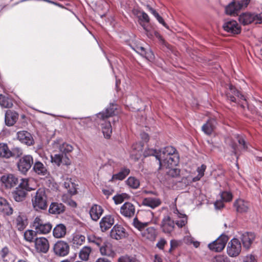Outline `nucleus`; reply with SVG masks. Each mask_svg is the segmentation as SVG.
Listing matches in <instances>:
<instances>
[{
    "mask_svg": "<svg viewBox=\"0 0 262 262\" xmlns=\"http://www.w3.org/2000/svg\"><path fill=\"white\" fill-rule=\"evenodd\" d=\"M114 104L112 103L105 109L104 112L99 113L95 116V120L96 123L101 125L103 135L107 139L111 137L112 133L110 121L108 119L114 115Z\"/></svg>",
    "mask_w": 262,
    "mask_h": 262,
    "instance_id": "nucleus-1",
    "label": "nucleus"
},
{
    "mask_svg": "<svg viewBox=\"0 0 262 262\" xmlns=\"http://www.w3.org/2000/svg\"><path fill=\"white\" fill-rule=\"evenodd\" d=\"M159 168L162 166L177 165L179 162V156L176 149L172 146H166L159 150V155L156 156Z\"/></svg>",
    "mask_w": 262,
    "mask_h": 262,
    "instance_id": "nucleus-2",
    "label": "nucleus"
},
{
    "mask_svg": "<svg viewBox=\"0 0 262 262\" xmlns=\"http://www.w3.org/2000/svg\"><path fill=\"white\" fill-rule=\"evenodd\" d=\"M33 208L36 210H45L48 207V196L45 188L38 189L32 198Z\"/></svg>",
    "mask_w": 262,
    "mask_h": 262,
    "instance_id": "nucleus-3",
    "label": "nucleus"
},
{
    "mask_svg": "<svg viewBox=\"0 0 262 262\" xmlns=\"http://www.w3.org/2000/svg\"><path fill=\"white\" fill-rule=\"evenodd\" d=\"M33 227L36 233L38 234H46L49 233L52 226L51 224L45 221L41 216H36L33 223Z\"/></svg>",
    "mask_w": 262,
    "mask_h": 262,
    "instance_id": "nucleus-4",
    "label": "nucleus"
},
{
    "mask_svg": "<svg viewBox=\"0 0 262 262\" xmlns=\"http://www.w3.org/2000/svg\"><path fill=\"white\" fill-rule=\"evenodd\" d=\"M238 20L243 25H247L252 22L260 24L262 21V12L259 14L243 13L239 16Z\"/></svg>",
    "mask_w": 262,
    "mask_h": 262,
    "instance_id": "nucleus-5",
    "label": "nucleus"
},
{
    "mask_svg": "<svg viewBox=\"0 0 262 262\" xmlns=\"http://www.w3.org/2000/svg\"><path fill=\"white\" fill-rule=\"evenodd\" d=\"M228 241L226 235H222L216 240L208 245L209 249L215 252H221L225 248Z\"/></svg>",
    "mask_w": 262,
    "mask_h": 262,
    "instance_id": "nucleus-6",
    "label": "nucleus"
},
{
    "mask_svg": "<svg viewBox=\"0 0 262 262\" xmlns=\"http://www.w3.org/2000/svg\"><path fill=\"white\" fill-rule=\"evenodd\" d=\"M241 251V242L238 239L233 238L228 243L227 248L228 254L231 257H235L239 254Z\"/></svg>",
    "mask_w": 262,
    "mask_h": 262,
    "instance_id": "nucleus-7",
    "label": "nucleus"
},
{
    "mask_svg": "<svg viewBox=\"0 0 262 262\" xmlns=\"http://www.w3.org/2000/svg\"><path fill=\"white\" fill-rule=\"evenodd\" d=\"M223 28L225 31L233 34H238L241 31V27L237 22L233 19L225 20Z\"/></svg>",
    "mask_w": 262,
    "mask_h": 262,
    "instance_id": "nucleus-8",
    "label": "nucleus"
},
{
    "mask_svg": "<svg viewBox=\"0 0 262 262\" xmlns=\"http://www.w3.org/2000/svg\"><path fill=\"white\" fill-rule=\"evenodd\" d=\"M33 163V157L29 155L20 158L17 163L18 170L22 173H26L31 168Z\"/></svg>",
    "mask_w": 262,
    "mask_h": 262,
    "instance_id": "nucleus-9",
    "label": "nucleus"
},
{
    "mask_svg": "<svg viewBox=\"0 0 262 262\" xmlns=\"http://www.w3.org/2000/svg\"><path fill=\"white\" fill-rule=\"evenodd\" d=\"M34 247L38 253H46L49 249V243L45 237H37L34 241Z\"/></svg>",
    "mask_w": 262,
    "mask_h": 262,
    "instance_id": "nucleus-10",
    "label": "nucleus"
},
{
    "mask_svg": "<svg viewBox=\"0 0 262 262\" xmlns=\"http://www.w3.org/2000/svg\"><path fill=\"white\" fill-rule=\"evenodd\" d=\"M54 251L56 255L59 256H64L68 254L70 251L69 245L65 242H57L54 246Z\"/></svg>",
    "mask_w": 262,
    "mask_h": 262,
    "instance_id": "nucleus-11",
    "label": "nucleus"
},
{
    "mask_svg": "<svg viewBox=\"0 0 262 262\" xmlns=\"http://www.w3.org/2000/svg\"><path fill=\"white\" fill-rule=\"evenodd\" d=\"M52 146L55 151L58 150L64 154L70 152L73 150V147L71 145L63 142L61 139L54 141Z\"/></svg>",
    "mask_w": 262,
    "mask_h": 262,
    "instance_id": "nucleus-12",
    "label": "nucleus"
},
{
    "mask_svg": "<svg viewBox=\"0 0 262 262\" xmlns=\"http://www.w3.org/2000/svg\"><path fill=\"white\" fill-rule=\"evenodd\" d=\"M255 239V234L252 232H246L242 233L240 236V239L242 243L243 247L246 249H249Z\"/></svg>",
    "mask_w": 262,
    "mask_h": 262,
    "instance_id": "nucleus-13",
    "label": "nucleus"
},
{
    "mask_svg": "<svg viewBox=\"0 0 262 262\" xmlns=\"http://www.w3.org/2000/svg\"><path fill=\"white\" fill-rule=\"evenodd\" d=\"M227 99L231 102H236V97L247 102L246 97L240 93L234 86L230 85L229 91L226 94Z\"/></svg>",
    "mask_w": 262,
    "mask_h": 262,
    "instance_id": "nucleus-14",
    "label": "nucleus"
},
{
    "mask_svg": "<svg viewBox=\"0 0 262 262\" xmlns=\"http://www.w3.org/2000/svg\"><path fill=\"white\" fill-rule=\"evenodd\" d=\"M174 221L169 216H164L162 219L161 228L163 232L169 234L173 231L174 227Z\"/></svg>",
    "mask_w": 262,
    "mask_h": 262,
    "instance_id": "nucleus-15",
    "label": "nucleus"
},
{
    "mask_svg": "<svg viewBox=\"0 0 262 262\" xmlns=\"http://www.w3.org/2000/svg\"><path fill=\"white\" fill-rule=\"evenodd\" d=\"M17 138L21 143L28 146L32 145L34 141L32 135L27 131L21 130L17 133Z\"/></svg>",
    "mask_w": 262,
    "mask_h": 262,
    "instance_id": "nucleus-16",
    "label": "nucleus"
},
{
    "mask_svg": "<svg viewBox=\"0 0 262 262\" xmlns=\"http://www.w3.org/2000/svg\"><path fill=\"white\" fill-rule=\"evenodd\" d=\"M27 224V217L21 212H19L13 221V224L19 231L23 230L26 227Z\"/></svg>",
    "mask_w": 262,
    "mask_h": 262,
    "instance_id": "nucleus-17",
    "label": "nucleus"
},
{
    "mask_svg": "<svg viewBox=\"0 0 262 262\" xmlns=\"http://www.w3.org/2000/svg\"><path fill=\"white\" fill-rule=\"evenodd\" d=\"M135 212L134 205L131 203L125 202L120 208V213L125 217H132Z\"/></svg>",
    "mask_w": 262,
    "mask_h": 262,
    "instance_id": "nucleus-18",
    "label": "nucleus"
},
{
    "mask_svg": "<svg viewBox=\"0 0 262 262\" xmlns=\"http://www.w3.org/2000/svg\"><path fill=\"white\" fill-rule=\"evenodd\" d=\"M1 181L7 188L14 187L18 183V179L12 174L3 176Z\"/></svg>",
    "mask_w": 262,
    "mask_h": 262,
    "instance_id": "nucleus-19",
    "label": "nucleus"
},
{
    "mask_svg": "<svg viewBox=\"0 0 262 262\" xmlns=\"http://www.w3.org/2000/svg\"><path fill=\"white\" fill-rule=\"evenodd\" d=\"M0 212L7 216L12 215L13 212V209L9 203L2 197H0Z\"/></svg>",
    "mask_w": 262,
    "mask_h": 262,
    "instance_id": "nucleus-20",
    "label": "nucleus"
},
{
    "mask_svg": "<svg viewBox=\"0 0 262 262\" xmlns=\"http://www.w3.org/2000/svg\"><path fill=\"white\" fill-rule=\"evenodd\" d=\"M216 125V120L214 119L210 118L202 126V130L205 134L210 135L213 132Z\"/></svg>",
    "mask_w": 262,
    "mask_h": 262,
    "instance_id": "nucleus-21",
    "label": "nucleus"
},
{
    "mask_svg": "<svg viewBox=\"0 0 262 262\" xmlns=\"http://www.w3.org/2000/svg\"><path fill=\"white\" fill-rule=\"evenodd\" d=\"M33 170L36 174L39 176H46L48 174L46 166L39 161H35Z\"/></svg>",
    "mask_w": 262,
    "mask_h": 262,
    "instance_id": "nucleus-22",
    "label": "nucleus"
},
{
    "mask_svg": "<svg viewBox=\"0 0 262 262\" xmlns=\"http://www.w3.org/2000/svg\"><path fill=\"white\" fill-rule=\"evenodd\" d=\"M0 255L4 262H14L16 257L7 247L3 248L1 252Z\"/></svg>",
    "mask_w": 262,
    "mask_h": 262,
    "instance_id": "nucleus-23",
    "label": "nucleus"
},
{
    "mask_svg": "<svg viewBox=\"0 0 262 262\" xmlns=\"http://www.w3.org/2000/svg\"><path fill=\"white\" fill-rule=\"evenodd\" d=\"M114 223V219L111 215L104 216L100 222V226L102 231L110 228Z\"/></svg>",
    "mask_w": 262,
    "mask_h": 262,
    "instance_id": "nucleus-24",
    "label": "nucleus"
},
{
    "mask_svg": "<svg viewBox=\"0 0 262 262\" xmlns=\"http://www.w3.org/2000/svg\"><path fill=\"white\" fill-rule=\"evenodd\" d=\"M103 211V209L100 206L94 204L90 209V214L92 219L96 221L100 217Z\"/></svg>",
    "mask_w": 262,
    "mask_h": 262,
    "instance_id": "nucleus-25",
    "label": "nucleus"
},
{
    "mask_svg": "<svg viewBox=\"0 0 262 262\" xmlns=\"http://www.w3.org/2000/svg\"><path fill=\"white\" fill-rule=\"evenodd\" d=\"M161 203V200L159 198H144L142 201V204L144 206L149 207L152 209H154L158 207Z\"/></svg>",
    "mask_w": 262,
    "mask_h": 262,
    "instance_id": "nucleus-26",
    "label": "nucleus"
},
{
    "mask_svg": "<svg viewBox=\"0 0 262 262\" xmlns=\"http://www.w3.org/2000/svg\"><path fill=\"white\" fill-rule=\"evenodd\" d=\"M100 251L102 255L112 257L115 256L114 246L110 242L105 243L104 246L100 248Z\"/></svg>",
    "mask_w": 262,
    "mask_h": 262,
    "instance_id": "nucleus-27",
    "label": "nucleus"
},
{
    "mask_svg": "<svg viewBox=\"0 0 262 262\" xmlns=\"http://www.w3.org/2000/svg\"><path fill=\"white\" fill-rule=\"evenodd\" d=\"M18 118V114L10 110L7 111L5 113V123L8 126H12Z\"/></svg>",
    "mask_w": 262,
    "mask_h": 262,
    "instance_id": "nucleus-28",
    "label": "nucleus"
},
{
    "mask_svg": "<svg viewBox=\"0 0 262 262\" xmlns=\"http://www.w3.org/2000/svg\"><path fill=\"white\" fill-rule=\"evenodd\" d=\"M234 206L238 212H246L248 210V203L242 199L237 200L234 203Z\"/></svg>",
    "mask_w": 262,
    "mask_h": 262,
    "instance_id": "nucleus-29",
    "label": "nucleus"
},
{
    "mask_svg": "<svg viewBox=\"0 0 262 262\" xmlns=\"http://www.w3.org/2000/svg\"><path fill=\"white\" fill-rule=\"evenodd\" d=\"M26 194L25 190L17 187L12 192V197L15 201L19 202L25 200Z\"/></svg>",
    "mask_w": 262,
    "mask_h": 262,
    "instance_id": "nucleus-30",
    "label": "nucleus"
},
{
    "mask_svg": "<svg viewBox=\"0 0 262 262\" xmlns=\"http://www.w3.org/2000/svg\"><path fill=\"white\" fill-rule=\"evenodd\" d=\"M66 234V227L62 224L56 226L53 231V236L56 238H61Z\"/></svg>",
    "mask_w": 262,
    "mask_h": 262,
    "instance_id": "nucleus-31",
    "label": "nucleus"
},
{
    "mask_svg": "<svg viewBox=\"0 0 262 262\" xmlns=\"http://www.w3.org/2000/svg\"><path fill=\"white\" fill-rule=\"evenodd\" d=\"M85 240V238L84 235L79 233H74L72 240V246L75 248H78L83 244Z\"/></svg>",
    "mask_w": 262,
    "mask_h": 262,
    "instance_id": "nucleus-32",
    "label": "nucleus"
},
{
    "mask_svg": "<svg viewBox=\"0 0 262 262\" xmlns=\"http://www.w3.org/2000/svg\"><path fill=\"white\" fill-rule=\"evenodd\" d=\"M128 236L124 228L121 225L116 224V240L125 239Z\"/></svg>",
    "mask_w": 262,
    "mask_h": 262,
    "instance_id": "nucleus-33",
    "label": "nucleus"
},
{
    "mask_svg": "<svg viewBox=\"0 0 262 262\" xmlns=\"http://www.w3.org/2000/svg\"><path fill=\"white\" fill-rule=\"evenodd\" d=\"M132 151L130 155L135 158L139 159L142 153V145L140 143H136L133 144L132 146Z\"/></svg>",
    "mask_w": 262,
    "mask_h": 262,
    "instance_id": "nucleus-34",
    "label": "nucleus"
},
{
    "mask_svg": "<svg viewBox=\"0 0 262 262\" xmlns=\"http://www.w3.org/2000/svg\"><path fill=\"white\" fill-rule=\"evenodd\" d=\"M64 210V206L61 203H52L49 209V211L52 214H60Z\"/></svg>",
    "mask_w": 262,
    "mask_h": 262,
    "instance_id": "nucleus-35",
    "label": "nucleus"
},
{
    "mask_svg": "<svg viewBox=\"0 0 262 262\" xmlns=\"http://www.w3.org/2000/svg\"><path fill=\"white\" fill-rule=\"evenodd\" d=\"M12 156V153L10 151L6 144L0 143V157L9 158Z\"/></svg>",
    "mask_w": 262,
    "mask_h": 262,
    "instance_id": "nucleus-36",
    "label": "nucleus"
},
{
    "mask_svg": "<svg viewBox=\"0 0 262 262\" xmlns=\"http://www.w3.org/2000/svg\"><path fill=\"white\" fill-rule=\"evenodd\" d=\"M174 165L169 166H162L161 169L165 168L166 173L171 177H177L180 175V170L177 168H174Z\"/></svg>",
    "mask_w": 262,
    "mask_h": 262,
    "instance_id": "nucleus-37",
    "label": "nucleus"
},
{
    "mask_svg": "<svg viewBox=\"0 0 262 262\" xmlns=\"http://www.w3.org/2000/svg\"><path fill=\"white\" fill-rule=\"evenodd\" d=\"M63 185L70 194L73 195L76 193V185L71 181V179H67L64 181Z\"/></svg>",
    "mask_w": 262,
    "mask_h": 262,
    "instance_id": "nucleus-38",
    "label": "nucleus"
},
{
    "mask_svg": "<svg viewBox=\"0 0 262 262\" xmlns=\"http://www.w3.org/2000/svg\"><path fill=\"white\" fill-rule=\"evenodd\" d=\"M125 183L128 187L133 189H137L140 186L139 180L134 177H128Z\"/></svg>",
    "mask_w": 262,
    "mask_h": 262,
    "instance_id": "nucleus-39",
    "label": "nucleus"
},
{
    "mask_svg": "<svg viewBox=\"0 0 262 262\" xmlns=\"http://www.w3.org/2000/svg\"><path fill=\"white\" fill-rule=\"evenodd\" d=\"M129 173L130 169L129 168L126 167H122L117 173H116V180H123Z\"/></svg>",
    "mask_w": 262,
    "mask_h": 262,
    "instance_id": "nucleus-40",
    "label": "nucleus"
},
{
    "mask_svg": "<svg viewBox=\"0 0 262 262\" xmlns=\"http://www.w3.org/2000/svg\"><path fill=\"white\" fill-rule=\"evenodd\" d=\"M91 252V248L88 246H84L80 251L79 254V258L82 260H87Z\"/></svg>",
    "mask_w": 262,
    "mask_h": 262,
    "instance_id": "nucleus-41",
    "label": "nucleus"
},
{
    "mask_svg": "<svg viewBox=\"0 0 262 262\" xmlns=\"http://www.w3.org/2000/svg\"><path fill=\"white\" fill-rule=\"evenodd\" d=\"M136 52L138 53L146 58L149 59L153 58L154 55L151 51L146 52L144 48L142 47H138L136 49H134Z\"/></svg>",
    "mask_w": 262,
    "mask_h": 262,
    "instance_id": "nucleus-42",
    "label": "nucleus"
},
{
    "mask_svg": "<svg viewBox=\"0 0 262 262\" xmlns=\"http://www.w3.org/2000/svg\"><path fill=\"white\" fill-rule=\"evenodd\" d=\"M0 105L5 108L11 107L13 103L11 99L3 95H0Z\"/></svg>",
    "mask_w": 262,
    "mask_h": 262,
    "instance_id": "nucleus-43",
    "label": "nucleus"
},
{
    "mask_svg": "<svg viewBox=\"0 0 262 262\" xmlns=\"http://www.w3.org/2000/svg\"><path fill=\"white\" fill-rule=\"evenodd\" d=\"M133 224L135 228L140 231H142L148 226V222H141L136 217L133 220Z\"/></svg>",
    "mask_w": 262,
    "mask_h": 262,
    "instance_id": "nucleus-44",
    "label": "nucleus"
},
{
    "mask_svg": "<svg viewBox=\"0 0 262 262\" xmlns=\"http://www.w3.org/2000/svg\"><path fill=\"white\" fill-rule=\"evenodd\" d=\"M225 11L226 14L229 15H234L238 12L234 1L232 2L226 7Z\"/></svg>",
    "mask_w": 262,
    "mask_h": 262,
    "instance_id": "nucleus-45",
    "label": "nucleus"
},
{
    "mask_svg": "<svg viewBox=\"0 0 262 262\" xmlns=\"http://www.w3.org/2000/svg\"><path fill=\"white\" fill-rule=\"evenodd\" d=\"M206 169V166L205 164H202L201 166L197 168L196 171L198 175L193 179V181H199L204 175V172Z\"/></svg>",
    "mask_w": 262,
    "mask_h": 262,
    "instance_id": "nucleus-46",
    "label": "nucleus"
},
{
    "mask_svg": "<svg viewBox=\"0 0 262 262\" xmlns=\"http://www.w3.org/2000/svg\"><path fill=\"white\" fill-rule=\"evenodd\" d=\"M64 160L63 156L60 154H55L54 156H51V161L57 166H60Z\"/></svg>",
    "mask_w": 262,
    "mask_h": 262,
    "instance_id": "nucleus-47",
    "label": "nucleus"
},
{
    "mask_svg": "<svg viewBox=\"0 0 262 262\" xmlns=\"http://www.w3.org/2000/svg\"><path fill=\"white\" fill-rule=\"evenodd\" d=\"M221 199L225 202H229L232 201L233 195L230 191H224L220 192Z\"/></svg>",
    "mask_w": 262,
    "mask_h": 262,
    "instance_id": "nucleus-48",
    "label": "nucleus"
},
{
    "mask_svg": "<svg viewBox=\"0 0 262 262\" xmlns=\"http://www.w3.org/2000/svg\"><path fill=\"white\" fill-rule=\"evenodd\" d=\"M138 260L135 256H132L128 255H124L120 256L118 262H137Z\"/></svg>",
    "mask_w": 262,
    "mask_h": 262,
    "instance_id": "nucleus-49",
    "label": "nucleus"
},
{
    "mask_svg": "<svg viewBox=\"0 0 262 262\" xmlns=\"http://www.w3.org/2000/svg\"><path fill=\"white\" fill-rule=\"evenodd\" d=\"M36 233L35 230H28L24 233V238L26 241L29 242H32L33 241Z\"/></svg>",
    "mask_w": 262,
    "mask_h": 262,
    "instance_id": "nucleus-50",
    "label": "nucleus"
},
{
    "mask_svg": "<svg viewBox=\"0 0 262 262\" xmlns=\"http://www.w3.org/2000/svg\"><path fill=\"white\" fill-rule=\"evenodd\" d=\"M238 11L246 8L250 2V0H241L234 1Z\"/></svg>",
    "mask_w": 262,
    "mask_h": 262,
    "instance_id": "nucleus-51",
    "label": "nucleus"
},
{
    "mask_svg": "<svg viewBox=\"0 0 262 262\" xmlns=\"http://www.w3.org/2000/svg\"><path fill=\"white\" fill-rule=\"evenodd\" d=\"M180 220L176 222V224L179 228H182L184 226L187 222V217L185 214H180L179 216Z\"/></svg>",
    "mask_w": 262,
    "mask_h": 262,
    "instance_id": "nucleus-52",
    "label": "nucleus"
},
{
    "mask_svg": "<svg viewBox=\"0 0 262 262\" xmlns=\"http://www.w3.org/2000/svg\"><path fill=\"white\" fill-rule=\"evenodd\" d=\"M17 188H20L26 190V192L30 191L32 188L29 186L28 179H21V181Z\"/></svg>",
    "mask_w": 262,
    "mask_h": 262,
    "instance_id": "nucleus-53",
    "label": "nucleus"
},
{
    "mask_svg": "<svg viewBox=\"0 0 262 262\" xmlns=\"http://www.w3.org/2000/svg\"><path fill=\"white\" fill-rule=\"evenodd\" d=\"M102 191L106 198H108L111 195H112L114 191L113 187H110L107 185L103 188Z\"/></svg>",
    "mask_w": 262,
    "mask_h": 262,
    "instance_id": "nucleus-54",
    "label": "nucleus"
},
{
    "mask_svg": "<svg viewBox=\"0 0 262 262\" xmlns=\"http://www.w3.org/2000/svg\"><path fill=\"white\" fill-rule=\"evenodd\" d=\"M128 197V195L125 193L116 194V204L122 203Z\"/></svg>",
    "mask_w": 262,
    "mask_h": 262,
    "instance_id": "nucleus-55",
    "label": "nucleus"
},
{
    "mask_svg": "<svg viewBox=\"0 0 262 262\" xmlns=\"http://www.w3.org/2000/svg\"><path fill=\"white\" fill-rule=\"evenodd\" d=\"M141 14L138 16L139 20L140 22L149 23L150 19L148 14L144 11L140 12Z\"/></svg>",
    "mask_w": 262,
    "mask_h": 262,
    "instance_id": "nucleus-56",
    "label": "nucleus"
},
{
    "mask_svg": "<svg viewBox=\"0 0 262 262\" xmlns=\"http://www.w3.org/2000/svg\"><path fill=\"white\" fill-rule=\"evenodd\" d=\"M146 232L148 234L147 238L148 239H153L156 237V229L154 227H148L146 229Z\"/></svg>",
    "mask_w": 262,
    "mask_h": 262,
    "instance_id": "nucleus-57",
    "label": "nucleus"
},
{
    "mask_svg": "<svg viewBox=\"0 0 262 262\" xmlns=\"http://www.w3.org/2000/svg\"><path fill=\"white\" fill-rule=\"evenodd\" d=\"M157 155H159V151L158 152L157 150L154 149H147L144 152V157L154 156L156 158Z\"/></svg>",
    "mask_w": 262,
    "mask_h": 262,
    "instance_id": "nucleus-58",
    "label": "nucleus"
},
{
    "mask_svg": "<svg viewBox=\"0 0 262 262\" xmlns=\"http://www.w3.org/2000/svg\"><path fill=\"white\" fill-rule=\"evenodd\" d=\"M11 152L12 153V156L16 157H20L23 154V149L18 147H14Z\"/></svg>",
    "mask_w": 262,
    "mask_h": 262,
    "instance_id": "nucleus-59",
    "label": "nucleus"
},
{
    "mask_svg": "<svg viewBox=\"0 0 262 262\" xmlns=\"http://www.w3.org/2000/svg\"><path fill=\"white\" fill-rule=\"evenodd\" d=\"M237 139L239 144L242 146L243 149L244 150H247L248 149V147L244 138L242 136L237 135Z\"/></svg>",
    "mask_w": 262,
    "mask_h": 262,
    "instance_id": "nucleus-60",
    "label": "nucleus"
},
{
    "mask_svg": "<svg viewBox=\"0 0 262 262\" xmlns=\"http://www.w3.org/2000/svg\"><path fill=\"white\" fill-rule=\"evenodd\" d=\"M214 262H229V260L224 255H218L214 257Z\"/></svg>",
    "mask_w": 262,
    "mask_h": 262,
    "instance_id": "nucleus-61",
    "label": "nucleus"
},
{
    "mask_svg": "<svg viewBox=\"0 0 262 262\" xmlns=\"http://www.w3.org/2000/svg\"><path fill=\"white\" fill-rule=\"evenodd\" d=\"M244 262H257L254 255L249 254L246 256L243 259Z\"/></svg>",
    "mask_w": 262,
    "mask_h": 262,
    "instance_id": "nucleus-62",
    "label": "nucleus"
},
{
    "mask_svg": "<svg viewBox=\"0 0 262 262\" xmlns=\"http://www.w3.org/2000/svg\"><path fill=\"white\" fill-rule=\"evenodd\" d=\"M167 243L166 241L164 238H161L158 242L156 246L160 250H163L164 246Z\"/></svg>",
    "mask_w": 262,
    "mask_h": 262,
    "instance_id": "nucleus-63",
    "label": "nucleus"
},
{
    "mask_svg": "<svg viewBox=\"0 0 262 262\" xmlns=\"http://www.w3.org/2000/svg\"><path fill=\"white\" fill-rule=\"evenodd\" d=\"M224 201L222 199L220 200H216L214 203V206L216 209H220L224 207Z\"/></svg>",
    "mask_w": 262,
    "mask_h": 262,
    "instance_id": "nucleus-64",
    "label": "nucleus"
}]
</instances>
